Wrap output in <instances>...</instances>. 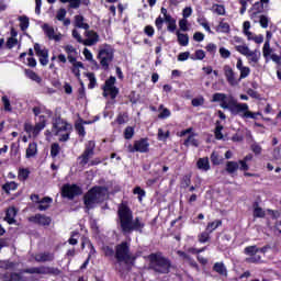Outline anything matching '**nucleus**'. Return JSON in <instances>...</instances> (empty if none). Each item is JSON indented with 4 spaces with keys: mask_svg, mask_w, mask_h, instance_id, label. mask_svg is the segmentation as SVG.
<instances>
[{
    "mask_svg": "<svg viewBox=\"0 0 281 281\" xmlns=\"http://www.w3.org/2000/svg\"><path fill=\"white\" fill-rule=\"evenodd\" d=\"M16 188H19L16 182H7L5 184H3L2 190H4V192L10 194V192H12L13 190H16Z\"/></svg>",
    "mask_w": 281,
    "mask_h": 281,
    "instance_id": "obj_43",
    "label": "nucleus"
},
{
    "mask_svg": "<svg viewBox=\"0 0 281 281\" xmlns=\"http://www.w3.org/2000/svg\"><path fill=\"white\" fill-rule=\"evenodd\" d=\"M83 124H87V122H78L75 124V131H77L78 135H80L81 137H85L87 135Z\"/></svg>",
    "mask_w": 281,
    "mask_h": 281,
    "instance_id": "obj_38",
    "label": "nucleus"
},
{
    "mask_svg": "<svg viewBox=\"0 0 281 281\" xmlns=\"http://www.w3.org/2000/svg\"><path fill=\"white\" fill-rule=\"evenodd\" d=\"M210 232H207L206 229L204 231V232H202V233H200L199 235H198V240H199V243H201L202 245L203 244H205V243H209V240H210Z\"/></svg>",
    "mask_w": 281,
    "mask_h": 281,
    "instance_id": "obj_39",
    "label": "nucleus"
},
{
    "mask_svg": "<svg viewBox=\"0 0 281 281\" xmlns=\"http://www.w3.org/2000/svg\"><path fill=\"white\" fill-rule=\"evenodd\" d=\"M15 45H19V40L16 37H9L7 40V48L12 49Z\"/></svg>",
    "mask_w": 281,
    "mask_h": 281,
    "instance_id": "obj_54",
    "label": "nucleus"
},
{
    "mask_svg": "<svg viewBox=\"0 0 281 281\" xmlns=\"http://www.w3.org/2000/svg\"><path fill=\"white\" fill-rule=\"evenodd\" d=\"M94 150H95V142L93 140L88 142L86 144V148L82 155L78 157L79 165L82 167L87 166V164H89V159L93 157Z\"/></svg>",
    "mask_w": 281,
    "mask_h": 281,
    "instance_id": "obj_12",
    "label": "nucleus"
},
{
    "mask_svg": "<svg viewBox=\"0 0 281 281\" xmlns=\"http://www.w3.org/2000/svg\"><path fill=\"white\" fill-rule=\"evenodd\" d=\"M60 155V145L58 143H53L50 146V156L58 157Z\"/></svg>",
    "mask_w": 281,
    "mask_h": 281,
    "instance_id": "obj_47",
    "label": "nucleus"
},
{
    "mask_svg": "<svg viewBox=\"0 0 281 281\" xmlns=\"http://www.w3.org/2000/svg\"><path fill=\"white\" fill-rule=\"evenodd\" d=\"M134 194L138 195V201H142V199H144V196H146V191L144 189H142V187H136L134 188Z\"/></svg>",
    "mask_w": 281,
    "mask_h": 281,
    "instance_id": "obj_55",
    "label": "nucleus"
},
{
    "mask_svg": "<svg viewBox=\"0 0 281 281\" xmlns=\"http://www.w3.org/2000/svg\"><path fill=\"white\" fill-rule=\"evenodd\" d=\"M198 23L204 27L209 34H212V29L210 27V23H207V20L205 18L198 19Z\"/></svg>",
    "mask_w": 281,
    "mask_h": 281,
    "instance_id": "obj_49",
    "label": "nucleus"
},
{
    "mask_svg": "<svg viewBox=\"0 0 281 281\" xmlns=\"http://www.w3.org/2000/svg\"><path fill=\"white\" fill-rule=\"evenodd\" d=\"M2 104L4 106V111L11 112L12 105L10 104V99H8V95L2 97Z\"/></svg>",
    "mask_w": 281,
    "mask_h": 281,
    "instance_id": "obj_57",
    "label": "nucleus"
},
{
    "mask_svg": "<svg viewBox=\"0 0 281 281\" xmlns=\"http://www.w3.org/2000/svg\"><path fill=\"white\" fill-rule=\"evenodd\" d=\"M19 211H16V207L14 206H11L7 210V214H5V217H4V221L7 223H9V225H14V223H16V214H18Z\"/></svg>",
    "mask_w": 281,
    "mask_h": 281,
    "instance_id": "obj_22",
    "label": "nucleus"
},
{
    "mask_svg": "<svg viewBox=\"0 0 281 281\" xmlns=\"http://www.w3.org/2000/svg\"><path fill=\"white\" fill-rule=\"evenodd\" d=\"M225 76L229 86L236 87L243 78H247V76H249V71H241L240 75H238V72L227 71L225 72Z\"/></svg>",
    "mask_w": 281,
    "mask_h": 281,
    "instance_id": "obj_16",
    "label": "nucleus"
},
{
    "mask_svg": "<svg viewBox=\"0 0 281 281\" xmlns=\"http://www.w3.org/2000/svg\"><path fill=\"white\" fill-rule=\"evenodd\" d=\"M53 135H60L59 142H67L69 139V133H71V125L58 117L53 123Z\"/></svg>",
    "mask_w": 281,
    "mask_h": 281,
    "instance_id": "obj_4",
    "label": "nucleus"
},
{
    "mask_svg": "<svg viewBox=\"0 0 281 281\" xmlns=\"http://www.w3.org/2000/svg\"><path fill=\"white\" fill-rule=\"evenodd\" d=\"M205 49H206V52H207L209 54L214 55V54H216L217 46H216V44H214V43H210V44H207V45L205 46Z\"/></svg>",
    "mask_w": 281,
    "mask_h": 281,
    "instance_id": "obj_64",
    "label": "nucleus"
},
{
    "mask_svg": "<svg viewBox=\"0 0 281 281\" xmlns=\"http://www.w3.org/2000/svg\"><path fill=\"white\" fill-rule=\"evenodd\" d=\"M54 254L53 252H40L35 255L36 262H53Z\"/></svg>",
    "mask_w": 281,
    "mask_h": 281,
    "instance_id": "obj_24",
    "label": "nucleus"
},
{
    "mask_svg": "<svg viewBox=\"0 0 281 281\" xmlns=\"http://www.w3.org/2000/svg\"><path fill=\"white\" fill-rule=\"evenodd\" d=\"M238 170V162L236 161H227L226 162V172L228 175H234Z\"/></svg>",
    "mask_w": 281,
    "mask_h": 281,
    "instance_id": "obj_35",
    "label": "nucleus"
},
{
    "mask_svg": "<svg viewBox=\"0 0 281 281\" xmlns=\"http://www.w3.org/2000/svg\"><path fill=\"white\" fill-rule=\"evenodd\" d=\"M27 177H30V170H27V169H20L19 170L18 179L20 181L27 180Z\"/></svg>",
    "mask_w": 281,
    "mask_h": 281,
    "instance_id": "obj_50",
    "label": "nucleus"
},
{
    "mask_svg": "<svg viewBox=\"0 0 281 281\" xmlns=\"http://www.w3.org/2000/svg\"><path fill=\"white\" fill-rule=\"evenodd\" d=\"M144 34H146V36H149V38H153L155 36V27H153V25H146L144 27Z\"/></svg>",
    "mask_w": 281,
    "mask_h": 281,
    "instance_id": "obj_56",
    "label": "nucleus"
},
{
    "mask_svg": "<svg viewBox=\"0 0 281 281\" xmlns=\"http://www.w3.org/2000/svg\"><path fill=\"white\" fill-rule=\"evenodd\" d=\"M176 35L181 47H188V45H190V36H188V34L176 31Z\"/></svg>",
    "mask_w": 281,
    "mask_h": 281,
    "instance_id": "obj_26",
    "label": "nucleus"
},
{
    "mask_svg": "<svg viewBox=\"0 0 281 281\" xmlns=\"http://www.w3.org/2000/svg\"><path fill=\"white\" fill-rule=\"evenodd\" d=\"M117 215L119 225L123 234H133V232L142 234L144 232L146 223H144L142 217H135L133 220V211L126 204H120Z\"/></svg>",
    "mask_w": 281,
    "mask_h": 281,
    "instance_id": "obj_1",
    "label": "nucleus"
},
{
    "mask_svg": "<svg viewBox=\"0 0 281 281\" xmlns=\"http://www.w3.org/2000/svg\"><path fill=\"white\" fill-rule=\"evenodd\" d=\"M164 23H167V31H169L171 34H175L177 32V20L171 16H167L165 20L159 15L155 20V25L158 32H161L164 30Z\"/></svg>",
    "mask_w": 281,
    "mask_h": 281,
    "instance_id": "obj_8",
    "label": "nucleus"
},
{
    "mask_svg": "<svg viewBox=\"0 0 281 281\" xmlns=\"http://www.w3.org/2000/svg\"><path fill=\"white\" fill-rule=\"evenodd\" d=\"M246 58L250 65H258V60H260V52L258 50H250Z\"/></svg>",
    "mask_w": 281,
    "mask_h": 281,
    "instance_id": "obj_28",
    "label": "nucleus"
},
{
    "mask_svg": "<svg viewBox=\"0 0 281 281\" xmlns=\"http://www.w3.org/2000/svg\"><path fill=\"white\" fill-rule=\"evenodd\" d=\"M272 52L273 49L271 48V43H269V41H266L262 48L263 58H269Z\"/></svg>",
    "mask_w": 281,
    "mask_h": 281,
    "instance_id": "obj_37",
    "label": "nucleus"
},
{
    "mask_svg": "<svg viewBox=\"0 0 281 281\" xmlns=\"http://www.w3.org/2000/svg\"><path fill=\"white\" fill-rule=\"evenodd\" d=\"M247 95H249L250 98H252L254 100H262V98L260 97V93H258V91L249 88L246 91Z\"/></svg>",
    "mask_w": 281,
    "mask_h": 281,
    "instance_id": "obj_52",
    "label": "nucleus"
},
{
    "mask_svg": "<svg viewBox=\"0 0 281 281\" xmlns=\"http://www.w3.org/2000/svg\"><path fill=\"white\" fill-rule=\"evenodd\" d=\"M75 25L81 30H89V24L85 23V16L82 15H75Z\"/></svg>",
    "mask_w": 281,
    "mask_h": 281,
    "instance_id": "obj_31",
    "label": "nucleus"
},
{
    "mask_svg": "<svg viewBox=\"0 0 281 281\" xmlns=\"http://www.w3.org/2000/svg\"><path fill=\"white\" fill-rule=\"evenodd\" d=\"M87 78L89 79L88 89H94L97 85L95 75L93 72H88Z\"/></svg>",
    "mask_w": 281,
    "mask_h": 281,
    "instance_id": "obj_48",
    "label": "nucleus"
},
{
    "mask_svg": "<svg viewBox=\"0 0 281 281\" xmlns=\"http://www.w3.org/2000/svg\"><path fill=\"white\" fill-rule=\"evenodd\" d=\"M235 49H236V52L241 54V56H247L249 54V52H251L249 49V46H247V45H237V46H235Z\"/></svg>",
    "mask_w": 281,
    "mask_h": 281,
    "instance_id": "obj_44",
    "label": "nucleus"
},
{
    "mask_svg": "<svg viewBox=\"0 0 281 281\" xmlns=\"http://www.w3.org/2000/svg\"><path fill=\"white\" fill-rule=\"evenodd\" d=\"M102 90L103 98H109L110 95L112 100H115V98H117V93H120V89L115 87V77H110L102 87Z\"/></svg>",
    "mask_w": 281,
    "mask_h": 281,
    "instance_id": "obj_11",
    "label": "nucleus"
},
{
    "mask_svg": "<svg viewBox=\"0 0 281 281\" xmlns=\"http://www.w3.org/2000/svg\"><path fill=\"white\" fill-rule=\"evenodd\" d=\"M211 161L213 166H221V164H223V156L218 155L216 151H213L211 154Z\"/></svg>",
    "mask_w": 281,
    "mask_h": 281,
    "instance_id": "obj_36",
    "label": "nucleus"
},
{
    "mask_svg": "<svg viewBox=\"0 0 281 281\" xmlns=\"http://www.w3.org/2000/svg\"><path fill=\"white\" fill-rule=\"evenodd\" d=\"M88 38L82 40V36L77 30H72V37L76 38L77 42L81 43L86 47H92V45H95L98 41H100V35L95 31H88L87 32Z\"/></svg>",
    "mask_w": 281,
    "mask_h": 281,
    "instance_id": "obj_7",
    "label": "nucleus"
},
{
    "mask_svg": "<svg viewBox=\"0 0 281 281\" xmlns=\"http://www.w3.org/2000/svg\"><path fill=\"white\" fill-rule=\"evenodd\" d=\"M254 216L255 218H265V210L258 205V202L254 203Z\"/></svg>",
    "mask_w": 281,
    "mask_h": 281,
    "instance_id": "obj_34",
    "label": "nucleus"
},
{
    "mask_svg": "<svg viewBox=\"0 0 281 281\" xmlns=\"http://www.w3.org/2000/svg\"><path fill=\"white\" fill-rule=\"evenodd\" d=\"M43 30L47 36V38H49V41H60V34L56 35L55 31H54V26H49V24H44Z\"/></svg>",
    "mask_w": 281,
    "mask_h": 281,
    "instance_id": "obj_21",
    "label": "nucleus"
},
{
    "mask_svg": "<svg viewBox=\"0 0 281 281\" xmlns=\"http://www.w3.org/2000/svg\"><path fill=\"white\" fill-rule=\"evenodd\" d=\"M36 155H38V144H36L34 142L30 143L26 148V153H25L26 159H32V158L36 157Z\"/></svg>",
    "mask_w": 281,
    "mask_h": 281,
    "instance_id": "obj_23",
    "label": "nucleus"
},
{
    "mask_svg": "<svg viewBox=\"0 0 281 281\" xmlns=\"http://www.w3.org/2000/svg\"><path fill=\"white\" fill-rule=\"evenodd\" d=\"M269 1L270 0H259V1L255 2L249 11L250 19L251 20L257 19L258 14H262V13L267 12L266 8H268Z\"/></svg>",
    "mask_w": 281,
    "mask_h": 281,
    "instance_id": "obj_15",
    "label": "nucleus"
},
{
    "mask_svg": "<svg viewBox=\"0 0 281 281\" xmlns=\"http://www.w3.org/2000/svg\"><path fill=\"white\" fill-rule=\"evenodd\" d=\"M134 144L136 146V153H148V146H150V144H148V139L142 138L136 140Z\"/></svg>",
    "mask_w": 281,
    "mask_h": 281,
    "instance_id": "obj_25",
    "label": "nucleus"
},
{
    "mask_svg": "<svg viewBox=\"0 0 281 281\" xmlns=\"http://www.w3.org/2000/svg\"><path fill=\"white\" fill-rule=\"evenodd\" d=\"M192 106H203L205 104V98L198 97L192 99L191 101Z\"/></svg>",
    "mask_w": 281,
    "mask_h": 281,
    "instance_id": "obj_51",
    "label": "nucleus"
},
{
    "mask_svg": "<svg viewBox=\"0 0 281 281\" xmlns=\"http://www.w3.org/2000/svg\"><path fill=\"white\" fill-rule=\"evenodd\" d=\"M109 195V189L106 187H93L83 196L85 205L87 210H93L98 203H102Z\"/></svg>",
    "mask_w": 281,
    "mask_h": 281,
    "instance_id": "obj_2",
    "label": "nucleus"
},
{
    "mask_svg": "<svg viewBox=\"0 0 281 281\" xmlns=\"http://www.w3.org/2000/svg\"><path fill=\"white\" fill-rule=\"evenodd\" d=\"M116 122L117 124H126V122H128V114H119V116L116 117Z\"/></svg>",
    "mask_w": 281,
    "mask_h": 281,
    "instance_id": "obj_62",
    "label": "nucleus"
},
{
    "mask_svg": "<svg viewBox=\"0 0 281 281\" xmlns=\"http://www.w3.org/2000/svg\"><path fill=\"white\" fill-rule=\"evenodd\" d=\"M170 137L169 131H164V128L158 130V139L159 142H166Z\"/></svg>",
    "mask_w": 281,
    "mask_h": 281,
    "instance_id": "obj_45",
    "label": "nucleus"
},
{
    "mask_svg": "<svg viewBox=\"0 0 281 281\" xmlns=\"http://www.w3.org/2000/svg\"><path fill=\"white\" fill-rule=\"evenodd\" d=\"M31 223H35L36 225L47 226L50 225L52 218L49 216H45L42 214H36L35 216L30 217Z\"/></svg>",
    "mask_w": 281,
    "mask_h": 281,
    "instance_id": "obj_20",
    "label": "nucleus"
},
{
    "mask_svg": "<svg viewBox=\"0 0 281 281\" xmlns=\"http://www.w3.org/2000/svg\"><path fill=\"white\" fill-rule=\"evenodd\" d=\"M184 146H194L195 148H199V140L194 138V135H190L186 140H184Z\"/></svg>",
    "mask_w": 281,
    "mask_h": 281,
    "instance_id": "obj_42",
    "label": "nucleus"
},
{
    "mask_svg": "<svg viewBox=\"0 0 281 281\" xmlns=\"http://www.w3.org/2000/svg\"><path fill=\"white\" fill-rule=\"evenodd\" d=\"M113 49L112 48H103L99 52L98 58L100 60L101 67L106 71L109 69V65L113 63Z\"/></svg>",
    "mask_w": 281,
    "mask_h": 281,
    "instance_id": "obj_13",
    "label": "nucleus"
},
{
    "mask_svg": "<svg viewBox=\"0 0 281 281\" xmlns=\"http://www.w3.org/2000/svg\"><path fill=\"white\" fill-rule=\"evenodd\" d=\"M65 16H67V10L64 8L59 9L56 14L57 21H65Z\"/></svg>",
    "mask_w": 281,
    "mask_h": 281,
    "instance_id": "obj_60",
    "label": "nucleus"
},
{
    "mask_svg": "<svg viewBox=\"0 0 281 281\" xmlns=\"http://www.w3.org/2000/svg\"><path fill=\"white\" fill-rule=\"evenodd\" d=\"M115 258L117 262H128L131 260V244L128 241H122L115 246Z\"/></svg>",
    "mask_w": 281,
    "mask_h": 281,
    "instance_id": "obj_6",
    "label": "nucleus"
},
{
    "mask_svg": "<svg viewBox=\"0 0 281 281\" xmlns=\"http://www.w3.org/2000/svg\"><path fill=\"white\" fill-rule=\"evenodd\" d=\"M214 12H215V14H218L220 16H224L225 7L223 4H215Z\"/></svg>",
    "mask_w": 281,
    "mask_h": 281,
    "instance_id": "obj_61",
    "label": "nucleus"
},
{
    "mask_svg": "<svg viewBox=\"0 0 281 281\" xmlns=\"http://www.w3.org/2000/svg\"><path fill=\"white\" fill-rule=\"evenodd\" d=\"M223 225V221L215 220L214 222H210L206 226V232L212 234V232H215V229H218Z\"/></svg>",
    "mask_w": 281,
    "mask_h": 281,
    "instance_id": "obj_32",
    "label": "nucleus"
},
{
    "mask_svg": "<svg viewBox=\"0 0 281 281\" xmlns=\"http://www.w3.org/2000/svg\"><path fill=\"white\" fill-rule=\"evenodd\" d=\"M46 125H47V119L45 117V115L38 116L35 126H33L34 128L33 137H38V135L41 134V131H43Z\"/></svg>",
    "mask_w": 281,
    "mask_h": 281,
    "instance_id": "obj_19",
    "label": "nucleus"
},
{
    "mask_svg": "<svg viewBox=\"0 0 281 281\" xmlns=\"http://www.w3.org/2000/svg\"><path fill=\"white\" fill-rule=\"evenodd\" d=\"M259 23L263 30H267V27H269V18H267V15H260Z\"/></svg>",
    "mask_w": 281,
    "mask_h": 281,
    "instance_id": "obj_58",
    "label": "nucleus"
},
{
    "mask_svg": "<svg viewBox=\"0 0 281 281\" xmlns=\"http://www.w3.org/2000/svg\"><path fill=\"white\" fill-rule=\"evenodd\" d=\"M26 78H30V80H33V82L41 83V77L34 72V71H25Z\"/></svg>",
    "mask_w": 281,
    "mask_h": 281,
    "instance_id": "obj_46",
    "label": "nucleus"
},
{
    "mask_svg": "<svg viewBox=\"0 0 281 281\" xmlns=\"http://www.w3.org/2000/svg\"><path fill=\"white\" fill-rule=\"evenodd\" d=\"M61 192L63 196H66V199H74V196L82 194V190L76 184H65L61 189Z\"/></svg>",
    "mask_w": 281,
    "mask_h": 281,
    "instance_id": "obj_18",
    "label": "nucleus"
},
{
    "mask_svg": "<svg viewBox=\"0 0 281 281\" xmlns=\"http://www.w3.org/2000/svg\"><path fill=\"white\" fill-rule=\"evenodd\" d=\"M215 32L218 34H229L232 32V27L229 26V23L221 21L215 27Z\"/></svg>",
    "mask_w": 281,
    "mask_h": 281,
    "instance_id": "obj_29",
    "label": "nucleus"
},
{
    "mask_svg": "<svg viewBox=\"0 0 281 281\" xmlns=\"http://www.w3.org/2000/svg\"><path fill=\"white\" fill-rule=\"evenodd\" d=\"M260 251V248L258 246H248L244 249L245 256H249L245 259V262H248V265H257V262H260L261 257L260 255H256Z\"/></svg>",
    "mask_w": 281,
    "mask_h": 281,
    "instance_id": "obj_14",
    "label": "nucleus"
},
{
    "mask_svg": "<svg viewBox=\"0 0 281 281\" xmlns=\"http://www.w3.org/2000/svg\"><path fill=\"white\" fill-rule=\"evenodd\" d=\"M233 115H240L243 120H258L256 112L249 111V104L239 103L233 108Z\"/></svg>",
    "mask_w": 281,
    "mask_h": 281,
    "instance_id": "obj_9",
    "label": "nucleus"
},
{
    "mask_svg": "<svg viewBox=\"0 0 281 281\" xmlns=\"http://www.w3.org/2000/svg\"><path fill=\"white\" fill-rule=\"evenodd\" d=\"M135 135V130L131 126L126 127L124 131V137L125 139H133V136Z\"/></svg>",
    "mask_w": 281,
    "mask_h": 281,
    "instance_id": "obj_53",
    "label": "nucleus"
},
{
    "mask_svg": "<svg viewBox=\"0 0 281 281\" xmlns=\"http://www.w3.org/2000/svg\"><path fill=\"white\" fill-rule=\"evenodd\" d=\"M34 52L36 56L38 57L40 64L43 65V67L47 66L49 63V50L47 48H41V44L35 43L34 44Z\"/></svg>",
    "mask_w": 281,
    "mask_h": 281,
    "instance_id": "obj_17",
    "label": "nucleus"
},
{
    "mask_svg": "<svg viewBox=\"0 0 281 281\" xmlns=\"http://www.w3.org/2000/svg\"><path fill=\"white\" fill-rule=\"evenodd\" d=\"M213 271L222 276V278H227V267L223 262H215L213 266Z\"/></svg>",
    "mask_w": 281,
    "mask_h": 281,
    "instance_id": "obj_27",
    "label": "nucleus"
},
{
    "mask_svg": "<svg viewBox=\"0 0 281 281\" xmlns=\"http://www.w3.org/2000/svg\"><path fill=\"white\" fill-rule=\"evenodd\" d=\"M196 166L199 170H203V172H207V170H210V158L207 157L199 158Z\"/></svg>",
    "mask_w": 281,
    "mask_h": 281,
    "instance_id": "obj_30",
    "label": "nucleus"
},
{
    "mask_svg": "<svg viewBox=\"0 0 281 281\" xmlns=\"http://www.w3.org/2000/svg\"><path fill=\"white\" fill-rule=\"evenodd\" d=\"M212 102H221L220 106L222 109H228V111H231V113L234 114V106H236L237 104H239V102L234 98V97H228L225 93H214L213 94V99Z\"/></svg>",
    "mask_w": 281,
    "mask_h": 281,
    "instance_id": "obj_5",
    "label": "nucleus"
},
{
    "mask_svg": "<svg viewBox=\"0 0 281 281\" xmlns=\"http://www.w3.org/2000/svg\"><path fill=\"white\" fill-rule=\"evenodd\" d=\"M102 251L108 258H115V249L111 246H103Z\"/></svg>",
    "mask_w": 281,
    "mask_h": 281,
    "instance_id": "obj_40",
    "label": "nucleus"
},
{
    "mask_svg": "<svg viewBox=\"0 0 281 281\" xmlns=\"http://www.w3.org/2000/svg\"><path fill=\"white\" fill-rule=\"evenodd\" d=\"M159 114L158 117L160 120H166L167 117H170V110H168V108H164V105L159 106Z\"/></svg>",
    "mask_w": 281,
    "mask_h": 281,
    "instance_id": "obj_41",
    "label": "nucleus"
},
{
    "mask_svg": "<svg viewBox=\"0 0 281 281\" xmlns=\"http://www.w3.org/2000/svg\"><path fill=\"white\" fill-rule=\"evenodd\" d=\"M19 21H20V30L22 32H25V30L30 27V18H27V15H22V16H19Z\"/></svg>",
    "mask_w": 281,
    "mask_h": 281,
    "instance_id": "obj_33",
    "label": "nucleus"
},
{
    "mask_svg": "<svg viewBox=\"0 0 281 281\" xmlns=\"http://www.w3.org/2000/svg\"><path fill=\"white\" fill-rule=\"evenodd\" d=\"M179 27L181 32H188V30H190L188 27V19L182 18L181 20H179Z\"/></svg>",
    "mask_w": 281,
    "mask_h": 281,
    "instance_id": "obj_59",
    "label": "nucleus"
},
{
    "mask_svg": "<svg viewBox=\"0 0 281 281\" xmlns=\"http://www.w3.org/2000/svg\"><path fill=\"white\" fill-rule=\"evenodd\" d=\"M220 56L221 58H229V56H232V52L225 47H220Z\"/></svg>",
    "mask_w": 281,
    "mask_h": 281,
    "instance_id": "obj_63",
    "label": "nucleus"
},
{
    "mask_svg": "<svg viewBox=\"0 0 281 281\" xmlns=\"http://www.w3.org/2000/svg\"><path fill=\"white\" fill-rule=\"evenodd\" d=\"M148 260L149 269L155 271V273L166 274L170 273V269H172V262H170V259L164 257L161 252L150 254Z\"/></svg>",
    "mask_w": 281,
    "mask_h": 281,
    "instance_id": "obj_3",
    "label": "nucleus"
},
{
    "mask_svg": "<svg viewBox=\"0 0 281 281\" xmlns=\"http://www.w3.org/2000/svg\"><path fill=\"white\" fill-rule=\"evenodd\" d=\"M21 273H37L38 276H60V269L54 267H38V268H29L21 271Z\"/></svg>",
    "mask_w": 281,
    "mask_h": 281,
    "instance_id": "obj_10",
    "label": "nucleus"
}]
</instances>
